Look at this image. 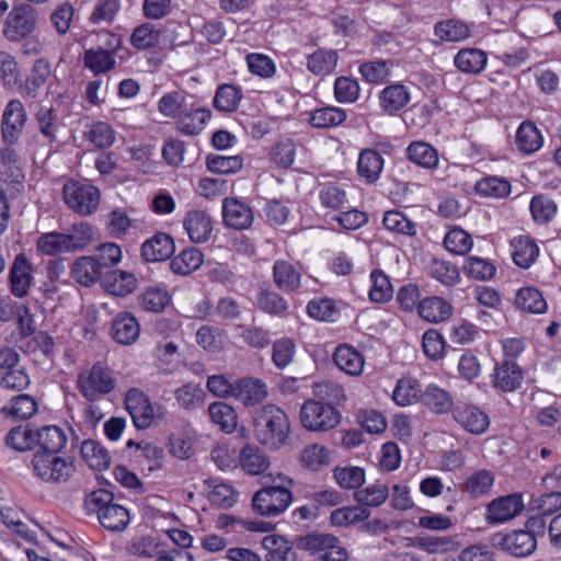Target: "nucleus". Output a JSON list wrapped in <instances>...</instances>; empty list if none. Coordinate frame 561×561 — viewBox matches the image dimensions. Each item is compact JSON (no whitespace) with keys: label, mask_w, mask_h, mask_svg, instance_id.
Wrapping results in <instances>:
<instances>
[{"label":"nucleus","mask_w":561,"mask_h":561,"mask_svg":"<svg viewBox=\"0 0 561 561\" xmlns=\"http://www.w3.org/2000/svg\"><path fill=\"white\" fill-rule=\"evenodd\" d=\"M202 263L203 253L196 248H187L171 260L170 268L174 274L188 275L196 271Z\"/></svg>","instance_id":"c03bdc74"},{"label":"nucleus","mask_w":561,"mask_h":561,"mask_svg":"<svg viewBox=\"0 0 561 561\" xmlns=\"http://www.w3.org/2000/svg\"><path fill=\"white\" fill-rule=\"evenodd\" d=\"M408 158L415 164L433 169L438 164V156L435 148L427 142L415 141L412 142L407 149Z\"/></svg>","instance_id":"5fc2aeb1"},{"label":"nucleus","mask_w":561,"mask_h":561,"mask_svg":"<svg viewBox=\"0 0 561 561\" xmlns=\"http://www.w3.org/2000/svg\"><path fill=\"white\" fill-rule=\"evenodd\" d=\"M35 428L30 425H19L9 431L5 445L16 451H26L35 447Z\"/></svg>","instance_id":"6e6d98bb"},{"label":"nucleus","mask_w":561,"mask_h":561,"mask_svg":"<svg viewBox=\"0 0 561 561\" xmlns=\"http://www.w3.org/2000/svg\"><path fill=\"white\" fill-rule=\"evenodd\" d=\"M336 541V537L330 534H308L299 535L294 538L296 549L309 552L311 556L320 559L321 553L325 552L327 548H332V543Z\"/></svg>","instance_id":"c9c22d12"},{"label":"nucleus","mask_w":561,"mask_h":561,"mask_svg":"<svg viewBox=\"0 0 561 561\" xmlns=\"http://www.w3.org/2000/svg\"><path fill=\"white\" fill-rule=\"evenodd\" d=\"M195 98L183 90L165 93L158 102V111L163 116L174 119L175 123L191 103L195 102Z\"/></svg>","instance_id":"5701e85b"},{"label":"nucleus","mask_w":561,"mask_h":561,"mask_svg":"<svg viewBox=\"0 0 561 561\" xmlns=\"http://www.w3.org/2000/svg\"><path fill=\"white\" fill-rule=\"evenodd\" d=\"M37 249L46 255L71 252L67 236L61 232H48L41 236L37 241Z\"/></svg>","instance_id":"69168bd1"},{"label":"nucleus","mask_w":561,"mask_h":561,"mask_svg":"<svg viewBox=\"0 0 561 561\" xmlns=\"http://www.w3.org/2000/svg\"><path fill=\"white\" fill-rule=\"evenodd\" d=\"M524 508L522 495L514 493L497 497L488 505L489 523H504L517 516Z\"/></svg>","instance_id":"4468645a"},{"label":"nucleus","mask_w":561,"mask_h":561,"mask_svg":"<svg viewBox=\"0 0 561 561\" xmlns=\"http://www.w3.org/2000/svg\"><path fill=\"white\" fill-rule=\"evenodd\" d=\"M50 75L51 69L49 62L43 58L37 59L24 83L20 84L21 94L35 99L38 90L45 84Z\"/></svg>","instance_id":"7c9ffc66"},{"label":"nucleus","mask_w":561,"mask_h":561,"mask_svg":"<svg viewBox=\"0 0 561 561\" xmlns=\"http://www.w3.org/2000/svg\"><path fill=\"white\" fill-rule=\"evenodd\" d=\"M435 35L442 41L459 42L469 36L468 26L458 20L442 21L435 24Z\"/></svg>","instance_id":"e2e57ef3"},{"label":"nucleus","mask_w":561,"mask_h":561,"mask_svg":"<svg viewBox=\"0 0 561 561\" xmlns=\"http://www.w3.org/2000/svg\"><path fill=\"white\" fill-rule=\"evenodd\" d=\"M485 51L478 48H466L459 50L455 56V66L466 73H480L486 66Z\"/></svg>","instance_id":"4c0bfd02"},{"label":"nucleus","mask_w":561,"mask_h":561,"mask_svg":"<svg viewBox=\"0 0 561 561\" xmlns=\"http://www.w3.org/2000/svg\"><path fill=\"white\" fill-rule=\"evenodd\" d=\"M114 388L115 379L112 371L101 363L94 364L87 376L78 378V389L89 401L98 400L101 396L112 392Z\"/></svg>","instance_id":"0eeeda50"},{"label":"nucleus","mask_w":561,"mask_h":561,"mask_svg":"<svg viewBox=\"0 0 561 561\" xmlns=\"http://www.w3.org/2000/svg\"><path fill=\"white\" fill-rule=\"evenodd\" d=\"M25 122L23 104L19 100H11L4 108L1 123L2 139L7 145H14L19 140Z\"/></svg>","instance_id":"9b49d317"},{"label":"nucleus","mask_w":561,"mask_h":561,"mask_svg":"<svg viewBox=\"0 0 561 561\" xmlns=\"http://www.w3.org/2000/svg\"><path fill=\"white\" fill-rule=\"evenodd\" d=\"M494 473L486 469H481L470 474L465 484L463 491L471 497H479L488 494L494 483Z\"/></svg>","instance_id":"8fccbe9b"},{"label":"nucleus","mask_w":561,"mask_h":561,"mask_svg":"<svg viewBox=\"0 0 561 561\" xmlns=\"http://www.w3.org/2000/svg\"><path fill=\"white\" fill-rule=\"evenodd\" d=\"M494 386L504 392L515 391L523 381V371L515 360L505 359L493 374Z\"/></svg>","instance_id":"393cba45"},{"label":"nucleus","mask_w":561,"mask_h":561,"mask_svg":"<svg viewBox=\"0 0 561 561\" xmlns=\"http://www.w3.org/2000/svg\"><path fill=\"white\" fill-rule=\"evenodd\" d=\"M262 547L267 551L266 561H298L294 550V540L288 541L280 535H267L262 540Z\"/></svg>","instance_id":"b1692460"},{"label":"nucleus","mask_w":561,"mask_h":561,"mask_svg":"<svg viewBox=\"0 0 561 561\" xmlns=\"http://www.w3.org/2000/svg\"><path fill=\"white\" fill-rule=\"evenodd\" d=\"M337 60L336 50L319 48L308 56L307 68L313 75L323 77L336 68Z\"/></svg>","instance_id":"e433bc0d"},{"label":"nucleus","mask_w":561,"mask_h":561,"mask_svg":"<svg viewBox=\"0 0 561 561\" xmlns=\"http://www.w3.org/2000/svg\"><path fill=\"white\" fill-rule=\"evenodd\" d=\"M253 434L263 446L277 450L288 444L290 422L286 412L276 404H265L253 413Z\"/></svg>","instance_id":"f257e3e1"},{"label":"nucleus","mask_w":561,"mask_h":561,"mask_svg":"<svg viewBox=\"0 0 561 561\" xmlns=\"http://www.w3.org/2000/svg\"><path fill=\"white\" fill-rule=\"evenodd\" d=\"M373 282L369 298L374 302H386L391 299L393 295V288L389 277L380 270H374L370 274Z\"/></svg>","instance_id":"0e129e2a"},{"label":"nucleus","mask_w":561,"mask_h":561,"mask_svg":"<svg viewBox=\"0 0 561 561\" xmlns=\"http://www.w3.org/2000/svg\"><path fill=\"white\" fill-rule=\"evenodd\" d=\"M472 244L471 236L458 227L450 229L444 238V245L446 250L455 254L463 255L468 253L471 250Z\"/></svg>","instance_id":"338daca9"},{"label":"nucleus","mask_w":561,"mask_h":561,"mask_svg":"<svg viewBox=\"0 0 561 561\" xmlns=\"http://www.w3.org/2000/svg\"><path fill=\"white\" fill-rule=\"evenodd\" d=\"M170 302L169 291L159 286L148 287L138 296L139 306L149 312H162Z\"/></svg>","instance_id":"ea45409f"},{"label":"nucleus","mask_w":561,"mask_h":561,"mask_svg":"<svg viewBox=\"0 0 561 561\" xmlns=\"http://www.w3.org/2000/svg\"><path fill=\"white\" fill-rule=\"evenodd\" d=\"M242 99L241 88L234 84L224 83L217 88L213 100V106L219 112H234Z\"/></svg>","instance_id":"a19ab883"},{"label":"nucleus","mask_w":561,"mask_h":561,"mask_svg":"<svg viewBox=\"0 0 561 561\" xmlns=\"http://www.w3.org/2000/svg\"><path fill=\"white\" fill-rule=\"evenodd\" d=\"M208 414L213 423L226 432L231 433L237 425V413L228 403L218 401L208 407Z\"/></svg>","instance_id":"864d4df0"},{"label":"nucleus","mask_w":561,"mask_h":561,"mask_svg":"<svg viewBox=\"0 0 561 561\" xmlns=\"http://www.w3.org/2000/svg\"><path fill=\"white\" fill-rule=\"evenodd\" d=\"M61 453H35L32 459V470L35 477L46 483H66L76 472L71 457H62Z\"/></svg>","instance_id":"7ed1b4c3"},{"label":"nucleus","mask_w":561,"mask_h":561,"mask_svg":"<svg viewBox=\"0 0 561 561\" xmlns=\"http://www.w3.org/2000/svg\"><path fill=\"white\" fill-rule=\"evenodd\" d=\"M516 146L525 153L537 151L542 145V136L531 122H523L516 131Z\"/></svg>","instance_id":"37998d69"},{"label":"nucleus","mask_w":561,"mask_h":561,"mask_svg":"<svg viewBox=\"0 0 561 561\" xmlns=\"http://www.w3.org/2000/svg\"><path fill=\"white\" fill-rule=\"evenodd\" d=\"M410 101V95L402 84H392L385 88L380 93V102L385 112L397 113Z\"/></svg>","instance_id":"49530a36"},{"label":"nucleus","mask_w":561,"mask_h":561,"mask_svg":"<svg viewBox=\"0 0 561 561\" xmlns=\"http://www.w3.org/2000/svg\"><path fill=\"white\" fill-rule=\"evenodd\" d=\"M414 546L432 554L454 551L458 548V543L453 538L446 536H419L414 538Z\"/></svg>","instance_id":"052dcab7"},{"label":"nucleus","mask_w":561,"mask_h":561,"mask_svg":"<svg viewBox=\"0 0 561 561\" xmlns=\"http://www.w3.org/2000/svg\"><path fill=\"white\" fill-rule=\"evenodd\" d=\"M455 421L467 432L481 435L490 424L489 416L476 405L457 407L454 410Z\"/></svg>","instance_id":"f3484780"},{"label":"nucleus","mask_w":561,"mask_h":561,"mask_svg":"<svg viewBox=\"0 0 561 561\" xmlns=\"http://www.w3.org/2000/svg\"><path fill=\"white\" fill-rule=\"evenodd\" d=\"M34 439L35 447H38L36 453H62L67 443V434L57 425H44L35 428Z\"/></svg>","instance_id":"a211bd4d"},{"label":"nucleus","mask_w":561,"mask_h":561,"mask_svg":"<svg viewBox=\"0 0 561 561\" xmlns=\"http://www.w3.org/2000/svg\"><path fill=\"white\" fill-rule=\"evenodd\" d=\"M36 24L35 10L30 4L15 5L10 12L4 34L10 41H18L28 35Z\"/></svg>","instance_id":"9d476101"},{"label":"nucleus","mask_w":561,"mask_h":561,"mask_svg":"<svg viewBox=\"0 0 561 561\" xmlns=\"http://www.w3.org/2000/svg\"><path fill=\"white\" fill-rule=\"evenodd\" d=\"M417 312L425 321L438 323L451 317L453 307L444 298L431 296L420 301L417 305Z\"/></svg>","instance_id":"a878e982"},{"label":"nucleus","mask_w":561,"mask_h":561,"mask_svg":"<svg viewBox=\"0 0 561 561\" xmlns=\"http://www.w3.org/2000/svg\"><path fill=\"white\" fill-rule=\"evenodd\" d=\"M515 306L530 313H543L547 311V302L542 294L535 287L520 288L515 297Z\"/></svg>","instance_id":"a18cd8bd"},{"label":"nucleus","mask_w":561,"mask_h":561,"mask_svg":"<svg viewBox=\"0 0 561 561\" xmlns=\"http://www.w3.org/2000/svg\"><path fill=\"white\" fill-rule=\"evenodd\" d=\"M37 411V403L30 394H19L13 397L10 402L2 407L1 412L7 417L27 420Z\"/></svg>","instance_id":"79ce46f5"},{"label":"nucleus","mask_w":561,"mask_h":561,"mask_svg":"<svg viewBox=\"0 0 561 561\" xmlns=\"http://www.w3.org/2000/svg\"><path fill=\"white\" fill-rule=\"evenodd\" d=\"M383 169V158L375 149L360 151L357 162L358 175L368 183H375Z\"/></svg>","instance_id":"f704fd0d"},{"label":"nucleus","mask_w":561,"mask_h":561,"mask_svg":"<svg viewBox=\"0 0 561 561\" xmlns=\"http://www.w3.org/2000/svg\"><path fill=\"white\" fill-rule=\"evenodd\" d=\"M341 421L340 411L330 404L308 399L300 408L301 425L312 432H328Z\"/></svg>","instance_id":"20e7f679"},{"label":"nucleus","mask_w":561,"mask_h":561,"mask_svg":"<svg viewBox=\"0 0 561 561\" xmlns=\"http://www.w3.org/2000/svg\"><path fill=\"white\" fill-rule=\"evenodd\" d=\"M370 511L363 506H345L336 508L331 513L330 522L333 526H348L366 520Z\"/></svg>","instance_id":"4d7b16f0"},{"label":"nucleus","mask_w":561,"mask_h":561,"mask_svg":"<svg viewBox=\"0 0 561 561\" xmlns=\"http://www.w3.org/2000/svg\"><path fill=\"white\" fill-rule=\"evenodd\" d=\"M67 206L80 216L93 214L100 204V190L90 184L70 181L62 188Z\"/></svg>","instance_id":"39448f33"},{"label":"nucleus","mask_w":561,"mask_h":561,"mask_svg":"<svg viewBox=\"0 0 561 561\" xmlns=\"http://www.w3.org/2000/svg\"><path fill=\"white\" fill-rule=\"evenodd\" d=\"M514 263L522 267L528 268L537 259L539 249L536 242L526 236H520L512 240Z\"/></svg>","instance_id":"58836bf2"},{"label":"nucleus","mask_w":561,"mask_h":561,"mask_svg":"<svg viewBox=\"0 0 561 561\" xmlns=\"http://www.w3.org/2000/svg\"><path fill=\"white\" fill-rule=\"evenodd\" d=\"M293 502L291 492L280 485L263 486L252 499L253 510L262 516H277Z\"/></svg>","instance_id":"423d86ee"},{"label":"nucleus","mask_w":561,"mask_h":561,"mask_svg":"<svg viewBox=\"0 0 561 561\" xmlns=\"http://www.w3.org/2000/svg\"><path fill=\"white\" fill-rule=\"evenodd\" d=\"M476 191L481 196L503 198L511 193V184L497 176H486L477 182Z\"/></svg>","instance_id":"680f3d73"},{"label":"nucleus","mask_w":561,"mask_h":561,"mask_svg":"<svg viewBox=\"0 0 561 561\" xmlns=\"http://www.w3.org/2000/svg\"><path fill=\"white\" fill-rule=\"evenodd\" d=\"M389 496L387 484L377 482L353 493V499L363 506L379 507Z\"/></svg>","instance_id":"3c124183"},{"label":"nucleus","mask_w":561,"mask_h":561,"mask_svg":"<svg viewBox=\"0 0 561 561\" xmlns=\"http://www.w3.org/2000/svg\"><path fill=\"white\" fill-rule=\"evenodd\" d=\"M490 543L492 547L517 558L530 556L537 547L536 539L523 529H516L507 534L495 533L490 536Z\"/></svg>","instance_id":"1a4fd4ad"},{"label":"nucleus","mask_w":561,"mask_h":561,"mask_svg":"<svg viewBox=\"0 0 561 561\" xmlns=\"http://www.w3.org/2000/svg\"><path fill=\"white\" fill-rule=\"evenodd\" d=\"M243 159L240 156L208 154L206 167L213 173L230 174L241 170Z\"/></svg>","instance_id":"bf43d9fd"},{"label":"nucleus","mask_w":561,"mask_h":561,"mask_svg":"<svg viewBox=\"0 0 561 561\" xmlns=\"http://www.w3.org/2000/svg\"><path fill=\"white\" fill-rule=\"evenodd\" d=\"M84 506L89 514H96L100 524L110 531H122L129 524L128 510L114 503L113 492L106 489L90 492L84 499Z\"/></svg>","instance_id":"f03ea898"},{"label":"nucleus","mask_w":561,"mask_h":561,"mask_svg":"<svg viewBox=\"0 0 561 561\" xmlns=\"http://www.w3.org/2000/svg\"><path fill=\"white\" fill-rule=\"evenodd\" d=\"M333 478L340 488L357 491L365 483V470L356 466H337L333 469Z\"/></svg>","instance_id":"de8ad7c7"},{"label":"nucleus","mask_w":561,"mask_h":561,"mask_svg":"<svg viewBox=\"0 0 561 561\" xmlns=\"http://www.w3.org/2000/svg\"><path fill=\"white\" fill-rule=\"evenodd\" d=\"M204 484L210 490L208 499L213 505L227 510L237 503L238 492L231 484L217 478L205 479Z\"/></svg>","instance_id":"c756f323"},{"label":"nucleus","mask_w":561,"mask_h":561,"mask_svg":"<svg viewBox=\"0 0 561 561\" xmlns=\"http://www.w3.org/2000/svg\"><path fill=\"white\" fill-rule=\"evenodd\" d=\"M313 394L323 404H330L334 408L346 399L342 386L330 380L316 382L313 385Z\"/></svg>","instance_id":"13d9d810"},{"label":"nucleus","mask_w":561,"mask_h":561,"mask_svg":"<svg viewBox=\"0 0 561 561\" xmlns=\"http://www.w3.org/2000/svg\"><path fill=\"white\" fill-rule=\"evenodd\" d=\"M239 462L242 470L251 476L261 474L270 466V460L265 453L257 446L250 444H247L241 448L239 454Z\"/></svg>","instance_id":"2f4dec72"},{"label":"nucleus","mask_w":561,"mask_h":561,"mask_svg":"<svg viewBox=\"0 0 561 561\" xmlns=\"http://www.w3.org/2000/svg\"><path fill=\"white\" fill-rule=\"evenodd\" d=\"M420 399L425 407L436 414L448 413L454 404L451 394L435 385H428Z\"/></svg>","instance_id":"72a5a7b5"},{"label":"nucleus","mask_w":561,"mask_h":561,"mask_svg":"<svg viewBox=\"0 0 561 561\" xmlns=\"http://www.w3.org/2000/svg\"><path fill=\"white\" fill-rule=\"evenodd\" d=\"M183 224L193 242L203 243L210 238L213 226L211 219L206 211L199 209L188 211Z\"/></svg>","instance_id":"4be33fe9"},{"label":"nucleus","mask_w":561,"mask_h":561,"mask_svg":"<svg viewBox=\"0 0 561 561\" xmlns=\"http://www.w3.org/2000/svg\"><path fill=\"white\" fill-rule=\"evenodd\" d=\"M222 218L227 227L243 230L253 222L252 208L237 198H225L222 202Z\"/></svg>","instance_id":"2eb2a0df"},{"label":"nucleus","mask_w":561,"mask_h":561,"mask_svg":"<svg viewBox=\"0 0 561 561\" xmlns=\"http://www.w3.org/2000/svg\"><path fill=\"white\" fill-rule=\"evenodd\" d=\"M35 118L38 125L39 133L45 139L47 145H53L57 140V131L59 125L57 123L58 116L54 108L39 106L35 114Z\"/></svg>","instance_id":"09e8293b"},{"label":"nucleus","mask_w":561,"mask_h":561,"mask_svg":"<svg viewBox=\"0 0 561 561\" xmlns=\"http://www.w3.org/2000/svg\"><path fill=\"white\" fill-rule=\"evenodd\" d=\"M210 117V110L202 106L195 98V102H192L175 122V127L183 135L196 136L202 133Z\"/></svg>","instance_id":"f8f14e48"},{"label":"nucleus","mask_w":561,"mask_h":561,"mask_svg":"<svg viewBox=\"0 0 561 561\" xmlns=\"http://www.w3.org/2000/svg\"><path fill=\"white\" fill-rule=\"evenodd\" d=\"M106 47L85 49L83 65L94 76L107 73L116 66L115 53L121 47V38L113 33H106Z\"/></svg>","instance_id":"6e6552de"},{"label":"nucleus","mask_w":561,"mask_h":561,"mask_svg":"<svg viewBox=\"0 0 561 561\" xmlns=\"http://www.w3.org/2000/svg\"><path fill=\"white\" fill-rule=\"evenodd\" d=\"M70 274L77 283L89 287L96 280L102 283L105 271L102 268V264L95 262L92 255H90L77 259L71 266Z\"/></svg>","instance_id":"412c9836"},{"label":"nucleus","mask_w":561,"mask_h":561,"mask_svg":"<svg viewBox=\"0 0 561 561\" xmlns=\"http://www.w3.org/2000/svg\"><path fill=\"white\" fill-rule=\"evenodd\" d=\"M301 274L288 261L276 260L273 265V282L275 286L287 293L296 291L300 287Z\"/></svg>","instance_id":"cd10ccee"},{"label":"nucleus","mask_w":561,"mask_h":561,"mask_svg":"<svg viewBox=\"0 0 561 561\" xmlns=\"http://www.w3.org/2000/svg\"><path fill=\"white\" fill-rule=\"evenodd\" d=\"M101 285L112 295L126 296L136 289L137 279L130 273L119 270H110L105 271Z\"/></svg>","instance_id":"bb28decb"},{"label":"nucleus","mask_w":561,"mask_h":561,"mask_svg":"<svg viewBox=\"0 0 561 561\" xmlns=\"http://www.w3.org/2000/svg\"><path fill=\"white\" fill-rule=\"evenodd\" d=\"M266 396V385L260 379L244 377L236 380L233 398L245 407L260 403Z\"/></svg>","instance_id":"6ab92c4d"},{"label":"nucleus","mask_w":561,"mask_h":561,"mask_svg":"<svg viewBox=\"0 0 561 561\" xmlns=\"http://www.w3.org/2000/svg\"><path fill=\"white\" fill-rule=\"evenodd\" d=\"M463 272L474 279L489 280L495 275L496 267L491 261L468 256L463 264Z\"/></svg>","instance_id":"774afa93"},{"label":"nucleus","mask_w":561,"mask_h":561,"mask_svg":"<svg viewBox=\"0 0 561 561\" xmlns=\"http://www.w3.org/2000/svg\"><path fill=\"white\" fill-rule=\"evenodd\" d=\"M174 250L173 238L168 233L157 232L142 243L140 252L146 262H159L169 259Z\"/></svg>","instance_id":"dca6fc26"},{"label":"nucleus","mask_w":561,"mask_h":561,"mask_svg":"<svg viewBox=\"0 0 561 561\" xmlns=\"http://www.w3.org/2000/svg\"><path fill=\"white\" fill-rule=\"evenodd\" d=\"M333 360L337 368L351 376H358L364 368V357L353 346L339 345L333 353Z\"/></svg>","instance_id":"c85d7f7f"},{"label":"nucleus","mask_w":561,"mask_h":561,"mask_svg":"<svg viewBox=\"0 0 561 561\" xmlns=\"http://www.w3.org/2000/svg\"><path fill=\"white\" fill-rule=\"evenodd\" d=\"M80 454L87 465L93 470L103 471L111 465L108 450L94 439L83 440Z\"/></svg>","instance_id":"473e14b6"},{"label":"nucleus","mask_w":561,"mask_h":561,"mask_svg":"<svg viewBox=\"0 0 561 561\" xmlns=\"http://www.w3.org/2000/svg\"><path fill=\"white\" fill-rule=\"evenodd\" d=\"M346 119V112L335 106H324L314 110L309 123L316 128H330L342 124Z\"/></svg>","instance_id":"603ef678"},{"label":"nucleus","mask_w":561,"mask_h":561,"mask_svg":"<svg viewBox=\"0 0 561 561\" xmlns=\"http://www.w3.org/2000/svg\"><path fill=\"white\" fill-rule=\"evenodd\" d=\"M139 332V323L130 312H121L112 321L111 334L119 344H133L138 339Z\"/></svg>","instance_id":"aec40b11"},{"label":"nucleus","mask_w":561,"mask_h":561,"mask_svg":"<svg viewBox=\"0 0 561 561\" xmlns=\"http://www.w3.org/2000/svg\"><path fill=\"white\" fill-rule=\"evenodd\" d=\"M33 266L24 253H20L9 271V284L13 296L23 298L28 294L33 280Z\"/></svg>","instance_id":"ddd939ff"}]
</instances>
